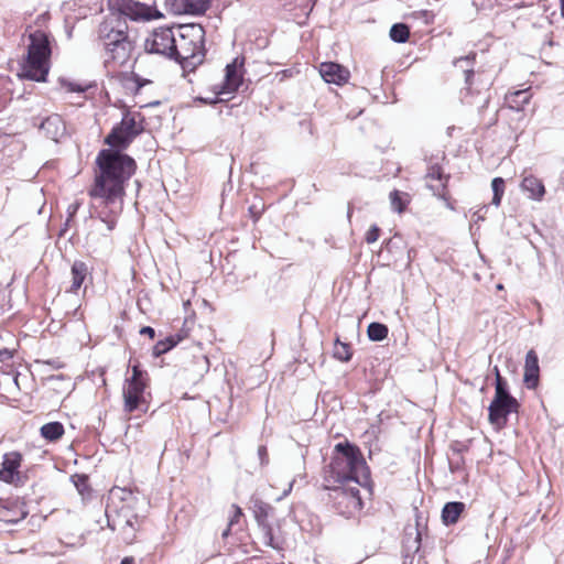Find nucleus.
Returning a JSON list of instances; mask_svg holds the SVG:
<instances>
[{
	"label": "nucleus",
	"instance_id": "nucleus-1",
	"mask_svg": "<svg viewBox=\"0 0 564 564\" xmlns=\"http://www.w3.org/2000/svg\"><path fill=\"white\" fill-rule=\"evenodd\" d=\"M109 8L111 13L100 23L98 37L106 51L105 64L112 62L121 66L129 61L134 48L128 33L127 18L150 21L162 14L152 4L135 0H109Z\"/></svg>",
	"mask_w": 564,
	"mask_h": 564
},
{
	"label": "nucleus",
	"instance_id": "nucleus-2",
	"mask_svg": "<svg viewBox=\"0 0 564 564\" xmlns=\"http://www.w3.org/2000/svg\"><path fill=\"white\" fill-rule=\"evenodd\" d=\"M95 164L94 182L88 189V195L93 199H101L106 207L116 205L118 202L121 205L126 186L137 171L135 160L127 153L101 149Z\"/></svg>",
	"mask_w": 564,
	"mask_h": 564
},
{
	"label": "nucleus",
	"instance_id": "nucleus-3",
	"mask_svg": "<svg viewBox=\"0 0 564 564\" xmlns=\"http://www.w3.org/2000/svg\"><path fill=\"white\" fill-rule=\"evenodd\" d=\"M336 456L329 464L330 477L338 484L354 481L360 486L370 479L369 468L360 448L348 442H340L334 448Z\"/></svg>",
	"mask_w": 564,
	"mask_h": 564
},
{
	"label": "nucleus",
	"instance_id": "nucleus-4",
	"mask_svg": "<svg viewBox=\"0 0 564 564\" xmlns=\"http://www.w3.org/2000/svg\"><path fill=\"white\" fill-rule=\"evenodd\" d=\"M173 59L185 72H193L205 58V30L200 24L188 23L175 28Z\"/></svg>",
	"mask_w": 564,
	"mask_h": 564
},
{
	"label": "nucleus",
	"instance_id": "nucleus-5",
	"mask_svg": "<svg viewBox=\"0 0 564 564\" xmlns=\"http://www.w3.org/2000/svg\"><path fill=\"white\" fill-rule=\"evenodd\" d=\"M28 54L21 65L19 76L23 79L44 83L50 72V58L52 54L50 35L36 30L29 35Z\"/></svg>",
	"mask_w": 564,
	"mask_h": 564
},
{
	"label": "nucleus",
	"instance_id": "nucleus-6",
	"mask_svg": "<svg viewBox=\"0 0 564 564\" xmlns=\"http://www.w3.org/2000/svg\"><path fill=\"white\" fill-rule=\"evenodd\" d=\"M121 506H117L113 501L106 507L107 525L112 531L121 530L123 540L131 543L135 538L141 517L134 511L133 505L138 502V498L132 491L120 489Z\"/></svg>",
	"mask_w": 564,
	"mask_h": 564
},
{
	"label": "nucleus",
	"instance_id": "nucleus-7",
	"mask_svg": "<svg viewBox=\"0 0 564 564\" xmlns=\"http://www.w3.org/2000/svg\"><path fill=\"white\" fill-rule=\"evenodd\" d=\"M144 130V116L139 111L124 109L120 122L112 127L105 137L104 143L108 145L107 149L124 153L134 139L142 134Z\"/></svg>",
	"mask_w": 564,
	"mask_h": 564
},
{
	"label": "nucleus",
	"instance_id": "nucleus-8",
	"mask_svg": "<svg viewBox=\"0 0 564 564\" xmlns=\"http://www.w3.org/2000/svg\"><path fill=\"white\" fill-rule=\"evenodd\" d=\"M328 489L330 491L329 497L334 501V508L340 516L349 519L362 509L364 502L357 487L340 484V486Z\"/></svg>",
	"mask_w": 564,
	"mask_h": 564
},
{
	"label": "nucleus",
	"instance_id": "nucleus-9",
	"mask_svg": "<svg viewBox=\"0 0 564 564\" xmlns=\"http://www.w3.org/2000/svg\"><path fill=\"white\" fill-rule=\"evenodd\" d=\"M132 375L126 380L123 387L124 411L131 413L139 409L144 401V390L148 382V372L141 369L139 362L131 366Z\"/></svg>",
	"mask_w": 564,
	"mask_h": 564
},
{
	"label": "nucleus",
	"instance_id": "nucleus-10",
	"mask_svg": "<svg viewBox=\"0 0 564 564\" xmlns=\"http://www.w3.org/2000/svg\"><path fill=\"white\" fill-rule=\"evenodd\" d=\"M175 28L162 26L155 29L145 40V50L149 53L160 54L173 59L175 50Z\"/></svg>",
	"mask_w": 564,
	"mask_h": 564
},
{
	"label": "nucleus",
	"instance_id": "nucleus-11",
	"mask_svg": "<svg viewBox=\"0 0 564 564\" xmlns=\"http://www.w3.org/2000/svg\"><path fill=\"white\" fill-rule=\"evenodd\" d=\"M520 403L517 399L509 400H491L488 406V420L495 426L505 427L508 422V416L511 413H518Z\"/></svg>",
	"mask_w": 564,
	"mask_h": 564
},
{
	"label": "nucleus",
	"instance_id": "nucleus-12",
	"mask_svg": "<svg viewBox=\"0 0 564 564\" xmlns=\"http://www.w3.org/2000/svg\"><path fill=\"white\" fill-rule=\"evenodd\" d=\"M212 0H165L174 14L203 15L210 7Z\"/></svg>",
	"mask_w": 564,
	"mask_h": 564
},
{
	"label": "nucleus",
	"instance_id": "nucleus-13",
	"mask_svg": "<svg viewBox=\"0 0 564 564\" xmlns=\"http://www.w3.org/2000/svg\"><path fill=\"white\" fill-rule=\"evenodd\" d=\"M37 120V118H34L33 124L37 126L39 129L44 132L45 137L52 141L59 142L61 139L66 135V124L59 115H50L40 120L39 123Z\"/></svg>",
	"mask_w": 564,
	"mask_h": 564
},
{
	"label": "nucleus",
	"instance_id": "nucleus-14",
	"mask_svg": "<svg viewBox=\"0 0 564 564\" xmlns=\"http://www.w3.org/2000/svg\"><path fill=\"white\" fill-rule=\"evenodd\" d=\"M23 456L20 452H9L3 455L0 468V481L6 484H17L20 481L19 468Z\"/></svg>",
	"mask_w": 564,
	"mask_h": 564
},
{
	"label": "nucleus",
	"instance_id": "nucleus-15",
	"mask_svg": "<svg viewBox=\"0 0 564 564\" xmlns=\"http://www.w3.org/2000/svg\"><path fill=\"white\" fill-rule=\"evenodd\" d=\"M243 65V58L239 59L236 57L231 63L226 65L225 79L217 95L232 94L238 90L242 84L241 68Z\"/></svg>",
	"mask_w": 564,
	"mask_h": 564
},
{
	"label": "nucleus",
	"instance_id": "nucleus-16",
	"mask_svg": "<svg viewBox=\"0 0 564 564\" xmlns=\"http://www.w3.org/2000/svg\"><path fill=\"white\" fill-rule=\"evenodd\" d=\"M426 178L440 181V185H427L433 194L440 198L445 199L447 194V184L451 178L449 174H445L438 161L430 158L427 161Z\"/></svg>",
	"mask_w": 564,
	"mask_h": 564
},
{
	"label": "nucleus",
	"instance_id": "nucleus-17",
	"mask_svg": "<svg viewBox=\"0 0 564 564\" xmlns=\"http://www.w3.org/2000/svg\"><path fill=\"white\" fill-rule=\"evenodd\" d=\"M421 540L422 533L419 529V523L414 528L409 527L405 529L402 541L403 564H413V556L421 549Z\"/></svg>",
	"mask_w": 564,
	"mask_h": 564
},
{
	"label": "nucleus",
	"instance_id": "nucleus-18",
	"mask_svg": "<svg viewBox=\"0 0 564 564\" xmlns=\"http://www.w3.org/2000/svg\"><path fill=\"white\" fill-rule=\"evenodd\" d=\"M319 75L328 84L343 85L347 83L350 73L336 62H324L319 65Z\"/></svg>",
	"mask_w": 564,
	"mask_h": 564
},
{
	"label": "nucleus",
	"instance_id": "nucleus-19",
	"mask_svg": "<svg viewBox=\"0 0 564 564\" xmlns=\"http://www.w3.org/2000/svg\"><path fill=\"white\" fill-rule=\"evenodd\" d=\"M521 189L528 193L529 198L541 200L545 194L543 182L534 175H527L521 182Z\"/></svg>",
	"mask_w": 564,
	"mask_h": 564
},
{
	"label": "nucleus",
	"instance_id": "nucleus-20",
	"mask_svg": "<svg viewBox=\"0 0 564 564\" xmlns=\"http://www.w3.org/2000/svg\"><path fill=\"white\" fill-rule=\"evenodd\" d=\"M466 510V505L462 501H448L442 509V521L445 525H453L458 522L460 516Z\"/></svg>",
	"mask_w": 564,
	"mask_h": 564
},
{
	"label": "nucleus",
	"instance_id": "nucleus-21",
	"mask_svg": "<svg viewBox=\"0 0 564 564\" xmlns=\"http://www.w3.org/2000/svg\"><path fill=\"white\" fill-rule=\"evenodd\" d=\"M29 511L25 509L24 503L20 505L18 501L8 502L4 510L0 511L1 520L9 523H17L28 516Z\"/></svg>",
	"mask_w": 564,
	"mask_h": 564
},
{
	"label": "nucleus",
	"instance_id": "nucleus-22",
	"mask_svg": "<svg viewBox=\"0 0 564 564\" xmlns=\"http://www.w3.org/2000/svg\"><path fill=\"white\" fill-rule=\"evenodd\" d=\"M531 97L530 88L516 90L506 95V102L510 109L522 111L524 106L529 104Z\"/></svg>",
	"mask_w": 564,
	"mask_h": 564
},
{
	"label": "nucleus",
	"instance_id": "nucleus-23",
	"mask_svg": "<svg viewBox=\"0 0 564 564\" xmlns=\"http://www.w3.org/2000/svg\"><path fill=\"white\" fill-rule=\"evenodd\" d=\"M72 274V284L69 288V292L76 293L83 285L87 274L88 267L83 261H75L70 269Z\"/></svg>",
	"mask_w": 564,
	"mask_h": 564
},
{
	"label": "nucleus",
	"instance_id": "nucleus-24",
	"mask_svg": "<svg viewBox=\"0 0 564 564\" xmlns=\"http://www.w3.org/2000/svg\"><path fill=\"white\" fill-rule=\"evenodd\" d=\"M183 339V336L181 334H174L165 337L164 339L159 340L153 349L152 355L154 358H159L162 355L169 352L172 350L178 343H181Z\"/></svg>",
	"mask_w": 564,
	"mask_h": 564
},
{
	"label": "nucleus",
	"instance_id": "nucleus-25",
	"mask_svg": "<svg viewBox=\"0 0 564 564\" xmlns=\"http://www.w3.org/2000/svg\"><path fill=\"white\" fill-rule=\"evenodd\" d=\"M64 426L58 421L45 423L40 429L41 436L48 442H56L64 435Z\"/></svg>",
	"mask_w": 564,
	"mask_h": 564
},
{
	"label": "nucleus",
	"instance_id": "nucleus-26",
	"mask_svg": "<svg viewBox=\"0 0 564 564\" xmlns=\"http://www.w3.org/2000/svg\"><path fill=\"white\" fill-rule=\"evenodd\" d=\"M251 510H252L253 517L257 521V524H262V523L268 522V518H269L271 511L273 510V508L269 503H267L260 499H254L252 501Z\"/></svg>",
	"mask_w": 564,
	"mask_h": 564
},
{
	"label": "nucleus",
	"instance_id": "nucleus-27",
	"mask_svg": "<svg viewBox=\"0 0 564 564\" xmlns=\"http://www.w3.org/2000/svg\"><path fill=\"white\" fill-rule=\"evenodd\" d=\"M100 206H102V208L100 210H96L95 212V216L96 218H98L100 221L105 223L106 226H107V229L109 231L113 230L116 225H117V214L115 210L110 209V207L112 205H109V206H105V204H102V200L100 199Z\"/></svg>",
	"mask_w": 564,
	"mask_h": 564
},
{
	"label": "nucleus",
	"instance_id": "nucleus-28",
	"mask_svg": "<svg viewBox=\"0 0 564 564\" xmlns=\"http://www.w3.org/2000/svg\"><path fill=\"white\" fill-rule=\"evenodd\" d=\"M389 197L392 209L399 214L403 213L410 203L409 194L398 189L392 191Z\"/></svg>",
	"mask_w": 564,
	"mask_h": 564
},
{
	"label": "nucleus",
	"instance_id": "nucleus-29",
	"mask_svg": "<svg viewBox=\"0 0 564 564\" xmlns=\"http://www.w3.org/2000/svg\"><path fill=\"white\" fill-rule=\"evenodd\" d=\"M389 35L394 43H405L410 36V28L405 23H394L390 28Z\"/></svg>",
	"mask_w": 564,
	"mask_h": 564
},
{
	"label": "nucleus",
	"instance_id": "nucleus-30",
	"mask_svg": "<svg viewBox=\"0 0 564 564\" xmlns=\"http://www.w3.org/2000/svg\"><path fill=\"white\" fill-rule=\"evenodd\" d=\"M388 333V326L379 322H372L367 327V335L371 341H382L387 338Z\"/></svg>",
	"mask_w": 564,
	"mask_h": 564
},
{
	"label": "nucleus",
	"instance_id": "nucleus-31",
	"mask_svg": "<svg viewBox=\"0 0 564 564\" xmlns=\"http://www.w3.org/2000/svg\"><path fill=\"white\" fill-rule=\"evenodd\" d=\"M261 533H262V539H263V543L267 545V546H270L274 550H281L282 546H281V542L275 539L274 534H273V529L271 527V524L269 522H265V523H262V524H258Z\"/></svg>",
	"mask_w": 564,
	"mask_h": 564
},
{
	"label": "nucleus",
	"instance_id": "nucleus-32",
	"mask_svg": "<svg viewBox=\"0 0 564 564\" xmlns=\"http://www.w3.org/2000/svg\"><path fill=\"white\" fill-rule=\"evenodd\" d=\"M333 357L344 362L349 361L351 359L350 344L343 343L339 337H337L334 343Z\"/></svg>",
	"mask_w": 564,
	"mask_h": 564
},
{
	"label": "nucleus",
	"instance_id": "nucleus-33",
	"mask_svg": "<svg viewBox=\"0 0 564 564\" xmlns=\"http://www.w3.org/2000/svg\"><path fill=\"white\" fill-rule=\"evenodd\" d=\"M509 400V399H516L509 390V386L507 380L502 376H498V378H495V395L492 400Z\"/></svg>",
	"mask_w": 564,
	"mask_h": 564
},
{
	"label": "nucleus",
	"instance_id": "nucleus-34",
	"mask_svg": "<svg viewBox=\"0 0 564 564\" xmlns=\"http://www.w3.org/2000/svg\"><path fill=\"white\" fill-rule=\"evenodd\" d=\"M492 200L491 204L499 206L505 193V180L502 177H495L491 181Z\"/></svg>",
	"mask_w": 564,
	"mask_h": 564
},
{
	"label": "nucleus",
	"instance_id": "nucleus-35",
	"mask_svg": "<svg viewBox=\"0 0 564 564\" xmlns=\"http://www.w3.org/2000/svg\"><path fill=\"white\" fill-rule=\"evenodd\" d=\"M127 82L126 87L134 91V94H138L144 85L150 83L149 79H143L134 73L131 74Z\"/></svg>",
	"mask_w": 564,
	"mask_h": 564
},
{
	"label": "nucleus",
	"instance_id": "nucleus-36",
	"mask_svg": "<svg viewBox=\"0 0 564 564\" xmlns=\"http://www.w3.org/2000/svg\"><path fill=\"white\" fill-rule=\"evenodd\" d=\"M540 370H524L523 382L528 389H535L539 384Z\"/></svg>",
	"mask_w": 564,
	"mask_h": 564
},
{
	"label": "nucleus",
	"instance_id": "nucleus-37",
	"mask_svg": "<svg viewBox=\"0 0 564 564\" xmlns=\"http://www.w3.org/2000/svg\"><path fill=\"white\" fill-rule=\"evenodd\" d=\"M79 207H80V203L79 202H75V203L68 205V207H67V218H66V221L64 224V227L61 229L59 236H63L65 234V231L67 230V227L69 226L70 221L73 220V218L77 214Z\"/></svg>",
	"mask_w": 564,
	"mask_h": 564
},
{
	"label": "nucleus",
	"instance_id": "nucleus-38",
	"mask_svg": "<svg viewBox=\"0 0 564 564\" xmlns=\"http://www.w3.org/2000/svg\"><path fill=\"white\" fill-rule=\"evenodd\" d=\"M524 370H540L539 357L533 349L529 350L525 355Z\"/></svg>",
	"mask_w": 564,
	"mask_h": 564
},
{
	"label": "nucleus",
	"instance_id": "nucleus-39",
	"mask_svg": "<svg viewBox=\"0 0 564 564\" xmlns=\"http://www.w3.org/2000/svg\"><path fill=\"white\" fill-rule=\"evenodd\" d=\"M73 479V482L75 485V487L77 488V490L83 495L86 490L89 489V485H88V477L84 474L79 475V474H76L72 477Z\"/></svg>",
	"mask_w": 564,
	"mask_h": 564
},
{
	"label": "nucleus",
	"instance_id": "nucleus-40",
	"mask_svg": "<svg viewBox=\"0 0 564 564\" xmlns=\"http://www.w3.org/2000/svg\"><path fill=\"white\" fill-rule=\"evenodd\" d=\"M380 228L377 225L370 226L368 231L366 232L365 240L367 243H373L379 239Z\"/></svg>",
	"mask_w": 564,
	"mask_h": 564
},
{
	"label": "nucleus",
	"instance_id": "nucleus-41",
	"mask_svg": "<svg viewBox=\"0 0 564 564\" xmlns=\"http://www.w3.org/2000/svg\"><path fill=\"white\" fill-rule=\"evenodd\" d=\"M464 464H465V462L462 456H457V458L448 459V468H449L451 473H453V474L463 470Z\"/></svg>",
	"mask_w": 564,
	"mask_h": 564
},
{
	"label": "nucleus",
	"instance_id": "nucleus-42",
	"mask_svg": "<svg viewBox=\"0 0 564 564\" xmlns=\"http://www.w3.org/2000/svg\"><path fill=\"white\" fill-rule=\"evenodd\" d=\"M258 457L261 466H267L269 464V454L265 445H260L258 447Z\"/></svg>",
	"mask_w": 564,
	"mask_h": 564
},
{
	"label": "nucleus",
	"instance_id": "nucleus-43",
	"mask_svg": "<svg viewBox=\"0 0 564 564\" xmlns=\"http://www.w3.org/2000/svg\"><path fill=\"white\" fill-rule=\"evenodd\" d=\"M413 15L417 19H422L425 24H430L433 21V14H432V12H430L427 10H421V11L413 12Z\"/></svg>",
	"mask_w": 564,
	"mask_h": 564
},
{
	"label": "nucleus",
	"instance_id": "nucleus-44",
	"mask_svg": "<svg viewBox=\"0 0 564 564\" xmlns=\"http://www.w3.org/2000/svg\"><path fill=\"white\" fill-rule=\"evenodd\" d=\"M263 210H264V206L263 205L258 206L257 204H252L249 207V213H250V215H251V217L253 218L254 221H257L261 217Z\"/></svg>",
	"mask_w": 564,
	"mask_h": 564
},
{
	"label": "nucleus",
	"instance_id": "nucleus-45",
	"mask_svg": "<svg viewBox=\"0 0 564 564\" xmlns=\"http://www.w3.org/2000/svg\"><path fill=\"white\" fill-rule=\"evenodd\" d=\"M66 87H67L68 91H72V93H84V91H86V87H84V86H82L79 84H76V83H67Z\"/></svg>",
	"mask_w": 564,
	"mask_h": 564
},
{
	"label": "nucleus",
	"instance_id": "nucleus-46",
	"mask_svg": "<svg viewBox=\"0 0 564 564\" xmlns=\"http://www.w3.org/2000/svg\"><path fill=\"white\" fill-rule=\"evenodd\" d=\"M139 333L140 335L149 336L151 339L155 337V329L151 326H143Z\"/></svg>",
	"mask_w": 564,
	"mask_h": 564
},
{
	"label": "nucleus",
	"instance_id": "nucleus-47",
	"mask_svg": "<svg viewBox=\"0 0 564 564\" xmlns=\"http://www.w3.org/2000/svg\"><path fill=\"white\" fill-rule=\"evenodd\" d=\"M12 358V351L7 349V348H3V349H0V361H6V360H9Z\"/></svg>",
	"mask_w": 564,
	"mask_h": 564
},
{
	"label": "nucleus",
	"instance_id": "nucleus-48",
	"mask_svg": "<svg viewBox=\"0 0 564 564\" xmlns=\"http://www.w3.org/2000/svg\"><path fill=\"white\" fill-rule=\"evenodd\" d=\"M196 100L199 101V102L206 104V105L207 104L214 105V104H217V102L221 101V99H219L218 97H215L213 99L204 98V97H197Z\"/></svg>",
	"mask_w": 564,
	"mask_h": 564
},
{
	"label": "nucleus",
	"instance_id": "nucleus-49",
	"mask_svg": "<svg viewBox=\"0 0 564 564\" xmlns=\"http://www.w3.org/2000/svg\"><path fill=\"white\" fill-rule=\"evenodd\" d=\"M199 362H202L203 365V369L205 372H207L209 370V359L207 356H200L198 358Z\"/></svg>",
	"mask_w": 564,
	"mask_h": 564
},
{
	"label": "nucleus",
	"instance_id": "nucleus-50",
	"mask_svg": "<svg viewBox=\"0 0 564 564\" xmlns=\"http://www.w3.org/2000/svg\"><path fill=\"white\" fill-rule=\"evenodd\" d=\"M451 448L454 454H456L457 456H460L462 452L465 449V446L455 444V445H452Z\"/></svg>",
	"mask_w": 564,
	"mask_h": 564
},
{
	"label": "nucleus",
	"instance_id": "nucleus-51",
	"mask_svg": "<svg viewBox=\"0 0 564 564\" xmlns=\"http://www.w3.org/2000/svg\"><path fill=\"white\" fill-rule=\"evenodd\" d=\"M474 76V70L473 69H466L465 70V79H466V83H470V78Z\"/></svg>",
	"mask_w": 564,
	"mask_h": 564
},
{
	"label": "nucleus",
	"instance_id": "nucleus-52",
	"mask_svg": "<svg viewBox=\"0 0 564 564\" xmlns=\"http://www.w3.org/2000/svg\"><path fill=\"white\" fill-rule=\"evenodd\" d=\"M120 564H134V558L131 556L123 557Z\"/></svg>",
	"mask_w": 564,
	"mask_h": 564
},
{
	"label": "nucleus",
	"instance_id": "nucleus-53",
	"mask_svg": "<svg viewBox=\"0 0 564 564\" xmlns=\"http://www.w3.org/2000/svg\"><path fill=\"white\" fill-rule=\"evenodd\" d=\"M293 484H294V480L290 482L288 489H284L282 497H285L291 492V490L293 488Z\"/></svg>",
	"mask_w": 564,
	"mask_h": 564
},
{
	"label": "nucleus",
	"instance_id": "nucleus-54",
	"mask_svg": "<svg viewBox=\"0 0 564 564\" xmlns=\"http://www.w3.org/2000/svg\"><path fill=\"white\" fill-rule=\"evenodd\" d=\"M561 15L564 19V0H560Z\"/></svg>",
	"mask_w": 564,
	"mask_h": 564
},
{
	"label": "nucleus",
	"instance_id": "nucleus-55",
	"mask_svg": "<svg viewBox=\"0 0 564 564\" xmlns=\"http://www.w3.org/2000/svg\"><path fill=\"white\" fill-rule=\"evenodd\" d=\"M494 373H495V377H496V378H498V376H501V375H500V370H499L498 366H495V367H494Z\"/></svg>",
	"mask_w": 564,
	"mask_h": 564
},
{
	"label": "nucleus",
	"instance_id": "nucleus-56",
	"mask_svg": "<svg viewBox=\"0 0 564 564\" xmlns=\"http://www.w3.org/2000/svg\"><path fill=\"white\" fill-rule=\"evenodd\" d=\"M242 511L239 507H236V516H234V519H237V517L241 516Z\"/></svg>",
	"mask_w": 564,
	"mask_h": 564
},
{
	"label": "nucleus",
	"instance_id": "nucleus-57",
	"mask_svg": "<svg viewBox=\"0 0 564 564\" xmlns=\"http://www.w3.org/2000/svg\"><path fill=\"white\" fill-rule=\"evenodd\" d=\"M242 511L239 507H236V516H234V519H237V517L241 516Z\"/></svg>",
	"mask_w": 564,
	"mask_h": 564
},
{
	"label": "nucleus",
	"instance_id": "nucleus-58",
	"mask_svg": "<svg viewBox=\"0 0 564 564\" xmlns=\"http://www.w3.org/2000/svg\"><path fill=\"white\" fill-rule=\"evenodd\" d=\"M469 61H470V56H466L465 58L459 59V61H458V63H463V62H465V63H467V64H468V63H469Z\"/></svg>",
	"mask_w": 564,
	"mask_h": 564
},
{
	"label": "nucleus",
	"instance_id": "nucleus-59",
	"mask_svg": "<svg viewBox=\"0 0 564 564\" xmlns=\"http://www.w3.org/2000/svg\"><path fill=\"white\" fill-rule=\"evenodd\" d=\"M18 376H19L18 372L13 375V381L15 382V384H18Z\"/></svg>",
	"mask_w": 564,
	"mask_h": 564
},
{
	"label": "nucleus",
	"instance_id": "nucleus-60",
	"mask_svg": "<svg viewBox=\"0 0 564 564\" xmlns=\"http://www.w3.org/2000/svg\"><path fill=\"white\" fill-rule=\"evenodd\" d=\"M229 532V528L227 530L224 531L223 535L226 536Z\"/></svg>",
	"mask_w": 564,
	"mask_h": 564
},
{
	"label": "nucleus",
	"instance_id": "nucleus-61",
	"mask_svg": "<svg viewBox=\"0 0 564 564\" xmlns=\"http://www.w3.org/2000/svg\"><path fill=\"white\" fill-rule=\"evenodd\" d=\"M502 288H503L502 284L497 285V289H499V290H501Z\"/></svg>",
	"mask_w": 564,
	"mask_h": 564
},
{
	"label": "nucleus",
	"instance_id": "nucleus-62",
	"mask_svg": "<svg viewBox=\"0 0 564 564\" xmlns=\"http://www.w3.org/2000/svg\"><path fill=\"white\" fill-rule=\"evenodd\" d=\"M350 215H351V209L348 208V217H350Z\"/></svg>",
	"mask_w": 564,
	"mask_h": 564
}]
</instances>
